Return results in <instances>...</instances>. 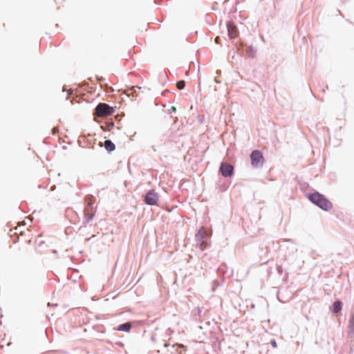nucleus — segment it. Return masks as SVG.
Masks as SVG:
<instances>
[{"label":"nucleus","mask_w":354,"mask_h":354,"mask_svg":"<svg viewBox=\"0 0 354 354\" xmlns=\"http://www.w3.org/2000/svg\"><path fill=\"white\" fill-rule=\"evenodd\" d=\"M209 236L208 232L203 227L201 228L198 233L196 234V240H202L204 239L205 237Z\"/></svg>","instance_id":"8"},{"label":"nucleus","mask_w":354,"mask_h":354,"mask_svg":"<svg viewBox=\"0 0 354 354\" xmlns=\"http://www.w3.org/2000/svg\"><path fill=\"white\" fill-rule=\"evenodd\" d=\"M59 131V129L57 127H54L53 129H52V133L53 134H56Z\"/></svg>","instance_id":"15"},{"label":"nucleus","mask_w":354,"mask_h":354,"mask_svg":"<svg viewBox=\"0 0 354 354\" xmlns=\"http://www.w3.org/2000/svg\"><path fill=\"white\" fill-rule=\"evenodd\" d=\"M228 36L231 39L236 38L238 36V29L236 26L232 23L227 24Z\"/></svg>","instance_id":"7"},{"label":"nucleus","mask_w":354,"mask_h":354,"mask_svg":"<svg viewBox=\"0 0 354 354\" xmlns=\"http://www.w3.org/2000/svg\"><path fill=\"white\" fill-rule=\"evenodd\" d=\"M168 346H169V344H167V343H165V347H167Z\"/></svg>","instance_id":"19"},{"label":"nucleus","mask_w":354,"mask_h":354,"mask_svg":"<svg viewBox=\"0 0 354 354\" xmlns=\"http://www.w3.org/2000/svg\"><path fill=\"white\" fill-rule=\"evenodd\" d=\"M159 196L157 192L154 190H150L146 195L145 202L150 205H156Z\"/></svg>","instance_id":"5"},{"label":"nucleus","mask_w":354,"mask_h":354,"mask_svg":"<svg viewBox=\"0 0 354 354\" xmlns=\"http://www.w3.org/2000/svg\"><path fill=\"white\" fill-rule=\"evenodd\" d=\"M215 42L216 44H220V41H219V37H216V39H215Z\"/></svg>","instance_id":"17"},{"label":"nucleus","mask_w":354,"mask_h":354,"mask_svg":"<svg viewBox=\"0 0 354 354\" xmlns=\"http://www.w3.org/2000/svg\"><path fill=\"white\" fill-rule=\"evenodd\" d=\"M175 348L176 354H183L187 351V347L181 344H176L173 345Z\"/></svg>","instance_id":"9"},{"label":"nucleus","mask_w":354,"mask_h":354,"mask_svg":"<svg viewBox=\"0 0 354 354\" xmlns=\"http://www.w3.org/2000/svg\"><path fill=\"white\" fill-rule=\"evenodd\" d=\"M309 200L325 211H329L333 207V204L322 194L315 192L308 196Z\"/></svg>","instance_id":"1"},{"label":"nucleus","mask_w":354,"mask_h":354,"mask_svg":"<svg viewBox=\"0 0 354 354\" xmlns=\"http://www.w3.org/2000/svg\"><path fill=\"white\" fill-rule=\"evenodd\" d=\"M185 82L184 80H180V81H178L177 83H176V87L180 89V90H182L185 88Z\"/></svg>","instance_id":"14"},{"label":"nucleus","mask_w":354,"mask_h":354,"mask_svg":"<svg viewBox=\"0 0 354 354\" xmlns=\"http://www.w3.org/2000/svg\"><path fill=\"white\" fill-rule=\"evenodd\" d=\"M199 244V247L201 250H204L205 248L207 247V243L203 240H197Z\"/></svg>","instance_id":"13"},{"label":"nucleus","mask_w":354,"mask_h":354,"mask_svg":"<svg viewBox=\"0 0 354 354\" xmlns=\"http://www.w3.org/2000/svg\"><path fill=\"white\" fill-rule=\"evenodd\" d=\"M342 307V304L339 301H336L333 304L332 311L334 313H338L341 311Z\"/></svg>","instance_id":"10"},{"label":"nucleus","mask_w":354,"mask_h":354,"mask_svg":"<svg viewBox=\"0 0 354 354\" xmlns=\"http://www.w3.org/2000/svg\"><path fill=\"white\" fill-rule=\"evenodd\" d=\"M131 328V324L129 323V322H127V323H125V324H120L117 330H120V331H126V332H128L130 330Z\"/></svg>","instance_id":"12"},{"label":"nucleus","mask_w":354,"mask_h":354,"mask_svg":"<svg viewBox=\"0 0 354 354\" xmlns=\"http://www.w3.org/2000/svg\"><path fill=\"white\" fill-rule=\"evenodd\" d=\"M271 344L272 346L274 347V348H277V342L275 340H272L271 341Z\"/></svg>","instance_id":"16"},{"label":"nucleus","mask_w":354,"mask_h":354,"mask_svg":"<svg viewBox=\"0 0 354 354\" xmlns=\"http://www.w3.org/2000/svg\"><path fill=\"white\" fill-rule=\"evenodd\" d=\"M220 171L225 177L231 176L233 174V166L228 163H222L220 167Z\"/></svg>","instance_id":"6"},{"label":"nucleus","mask_w":354,"mask_h":354,"mask_svg":"<svg viewBox=\"0 0 354 354\" xmlns=\"http://www.w3.org/2000/svg\"><path fill=\"white\" fill-rule=\"evenodd\" d=\"M86 206L84 209V218L87 222L91 221L95 216V211L93 207L95 198L93 196H87L85 198Z\"/></svg>","instance_id":"2"},{"label":"nucleus","mask_w":354,"mask_h":354,"mask_svg":"<svg viewBox=\"0 0 354 354\" xmlns=\"http://www.w3.org/2000/svg\"><path fill=\"white\" fill-rule=\"evenodd\" d=\"M171 109H172V111H176V107L172 106V107H171Z\"/></svg>","instance_id":"18"},{"label":"nucleus","mask_w":354,"mask_h":354,"mask_svg":"<svg viewBox=\"0 0 354 354\" xmlns=\"http://www.w3.org/2000/svg\"><path fill=\"white\" fill-rule=\"evenodd\" d=\"M114 109L105 103H100L95 108V115L98 118H105L114 113Z\"/></svg>","instance_id":"3"},{"label":"nucleus","mask_w":354,"mask_h":354,"mask_svg":"<svg viewBox=\"0 0 354 354\" xmlns=\"http://www.w3.org/2000/svg\"><path fill=\"white\" fill-rule=\"evenodd\" d=\"M251 163L254 167H259L263 164V156L259 150H254L250 155Z\"/></svg>","instance_id":"4"},{"label":"nucleus","mask_w":354,"mask_h":354,"mask_svg":"<svg viewBox=\"0 0 354 354\" xmlns=\"http://www.w3.org/2000/svg\"><path fill=\"white\" fill-rule=\"evenodd\" d=\"M104 146L105 149L109 152L114 151L115 149V145L110 140H105Z\"/></svg>","instance_id":"11"}]
</instances>
